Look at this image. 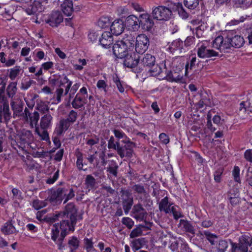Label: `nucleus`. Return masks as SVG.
Masks as SVG:
<instances>
[{
    "mask_svg": "<svg viewBox=\"0 0 252 252\" xmlns=\"http://www.w3.org/2000/svg\"><path fill=\"white\" fill-rule=\"evenodd\" d=\"M245 43L242 36L237 34L236 31L230 30L225 32L223 35L217 36L213 41V47L224 53L227 52L231 47L239 48Z\"/></svg>",
    "mask_w": 252,
    "mask_h": 252,
    "instance_id": "f257e3e1",
    "label": "nucleus"
},
{
    "mask_svg": "<svg viewBox=\"0 0 252 252\" xmlns=\"http://www.w3.org/2000/svg\"><path fill=\"white\" fill-rule=\"evenodd\" d=\"M62 220L60 224H55L52 229L51 239L58 245L59 250H63L64 247L63 241L65 237L70 231H74L76 224H72L68 220Z\"/></svg>",
    "mask_w": 252,
    "mask_h": 252,
    "instance_id": "f03ea898",
    "label": "nucleus"
},
{
    "mask_svg": "<svg viewBox=\"0 0 252 252\" xmlns=\"http://www.w3.org/2000/svg\"><path fill=\"white\" fill-rule=\"evenodd\" d=\"M77 209L73 203H69L65 207L63 212L57 213L52 218L53 221L59 220V218H69L72 224H76L77 217Z\"/></svg>",
    "mask_w": 252,
    "mask_h": 252,
    "instance_id": "7ed1b4c3",
    "label": "nucleus"
},
{
    "mask_svg": "<svg viewBox=\"0 0 252 252\" xmlns=\"http://www.w3.org/2000/svg\"><path fill=\"white\" fill-rule=\"evenodd\" d=\"M131 188L134 192L138 195L139 200L143 201L144 206L148 210L151 209L153 205V200L143 185L135 184Z\"/></svg>",
    "mask_w": 252,
    "mask_h": 252,
    "instance_id": "20e7f679",
    "label": "nucleus"
},
{
    "mask_svg": "<svg viewBox=\"0 0 252 252\" xmlns=\"http://www.w3.org/2000/svg\"><path fill=\"white\" fill-rule=\"evenodd\" d=\"M121 142L125 145L118 144L116 151L120 157L123 158L124 157L131 158L133 153V148L136 147L135 143L130 141V139L126 140H122Z\"/></svg>",
    "mask_w": 252,
    "mask_h": 252,
    "instance_id": "39448f33",
    "label": "nucleus"
},
{
    "mask_svg": "<svg viewBox=\"0 0 252 252\" xmlns=\"http://www.w3.org/2000/svg\"><path fill=\"white\" fill-rule=\"evenodd\" d=\"M252 244V238L249 235H243L239 238L238 244L232 242V252H248V246Z\"/></svg>",
    "mask_w": 252,
    "mask_h": 252,
    "instance_id": "423d86ee",
    "label": "nucleus"
},
{
    "mask_svg": "<svg viewBox=\"0 0 252 252\" xmlns=\"http://www.w3.org/2000/svg\"><path fill=\"white\" fill-rule=\"evenodd\" d=\"M120 192L122 200V205L125 213L126 215H127L133 205V198L128 189L121 188Z\"/></svg>",
    "mask_w": 252,
    "mask_h": 252,
    "instance_id": "0eeeda50",
    "label": "nucleus"
},
{
    "mask_svg": "<svg viewBox=\"0 0 252 252\" xmlns=\"http://www.w3.org/2000/svg\"><path fill=\"white\" fill-rule=\"evenodd\" d=\"M172 11L168 7L164 6H158L152 11V16L154 19L160 21H167L172 16Z\"/></svg>",
    "mask_w": 252,
    "mask_h": 252,
    "instance_id": "6e6552de",
    "label": "nucleus"
},
{
    "mask_svg": "<svg viewBox=\"0 0 252 252\" xmlns=\"http://www.w3.org/2000/svg\"><path fill=\"white\" fill-rule=\"evenodd\" d=\"M150 45L149 37L145 34H139L135 38V51L138 54H143Z\"/></svg>",
    "mask_w": 252,
    "mask_h": 252,
    "instance_id": "1a4fd4ad",
    "label": "nucleus"
},
{
    "mask_svg": "<svg viewBox=\"0 0 252 252\" xmlns=\"http://www.w3.org/2000/svg\"><path fill=\"white\" fill-rule=\"evenodd\" d=\"M147 209L141 203L133 206L131 211V216L137 220H143L147 217ZM147 210H148L147 209Z\"/></svg>",
    "mask_w": 252,
    "mask_h": 252,
    "instance_id": "9d476101",
    "label": "nucleus"
},
{
    "mask_svg": "<svg viewBox=\"0 0 252 252\" xmlns=\"http://www.w3.org/2000/svg\"><path fill=\"white\" fill-rule=\"evenodd\" d=\"M113 54L117 58L123 59L130 53L128 49L120 41L118 40L114 43L112 47Z\"/></svg>",
    "mask_w": 252,
    "mask_h": 252,
    "instance_id": "9b49d317",
    "label": "nucleus"
},
{
    "mask_svg": "<svg viewBox=\"0 0 252 252\" xmlns=\"http://www.w3.org/2000/svg\"><path fill=\"white\" fill-rule=\"evenodd\" d=\"M123 59L124 60V66L128 68H134L136 67L140 59V57L134 52H130Z\"/></svg>",
    "mask_w": 252,
    "mask_h": 252,
    "instance_id": "f8f14e48",
    "label": "nucleus"
},
{
    "mask_svg": "<svg viewBox=\"0 0 252 252\" xmlns=\"http://www.w3.org/2000/svg\"><path fill=\"white\" fill-rule=\"evenodd\" d=\"M154 23L151 18V16L148 13L141 14L139 16V28L146 31H149L154 26Z\"/></svg>",
    "mask_w": 252,
    "mask_h": 252,
    "instance_id": "ddd939ff",
    "label": "nucleus"
},
{
    "mask_svg": "<svg viewBox=\"0 0 252 252\" xmlns=\"http://www.w3.org/2000/svg\"><path fill=\"white\" fill-rule=\"evenodd\" d=\"M47 200L53 205L61 204L63 200L62 188H59L57 189H51Z\"/></svg>",
    "mask_w": 252,
    "mask_h": 252,
    "instance_id": "4468645a",
    "label": "nucleus"
},
{
    "mask_svg": "<svg viewBox=\"0 0 252 252\" xmlns=\"http://www.w3.org/2000/svg\"><path fill=\"white\" fill-rule=\"evenodd\" d=\"M2 116L5 122H8L11 118L7 99L0 100V123H1Z\"/></svg>",
    "mask_w": 252,
    "mask_h": 252,
    "instance_id": "2eb2a0df",
    "label": "nucleus"
},
{
    "mask_svg": "<svg viewBox=\"0 0 252 252\" xmlns=\"http://www.w3.org/2000/svg\"><path fill=\"white\" fill-rule=\"evenodd\" d=\"M197 55L201 58H208L219 56L218 52L207 47L205 44H202L197 49Z\"/></svg>",
    "mask_w": 252,
    "mask_h": 252,
    "instance_id": "dca6fc26",
    "label": "nucleus"
},
{
    "mask_svg": "<svg viewBox=\"0 0 252 252\" xmlns=\"http://www.w3.org/2000/svg\"><path fill=\"white\" fill-rule=\"evenodd\" d=\"M63 21V17L59 11H53L46 20V22L52 27H57Z\"/></svg>",
    "mask_w": 252,
    "mask_h": 252,
    "instance_id": "f3484780",
    "label": "nucleus"
},
{
    "mask_svg": "<svg viewBox=\"0 0 252 252\" xmlns=\"http://www.w3.org/2000/svg\"><path fill=\"white\" fill-rule=\"evenodd\" d=\"M166 72V75L163 77L168 81L173 82H178L182 80L183 75L181 74L180 72L175 71L174 70H167L165 67V64H164L163 69Z\"/></svg>",
    "mask_w": 252,
    "mask_h": 252,
    "instance_id": "a211bd4d",
    "label": "nucleus"
},
{
    "mask_svg": "<svg viewBox=\"0 0 252 252\" xmlns=\"http://www.w3.org/2000/svg\"><path fill=\"white\" fill-rule=\"evenodd\" d=\"M125 25L122 20H115L110 27L111 33L116 36L120 35L124 31Z\"/></svg>",
    "mask_w": 252,
    "mask_h": 252,
    "instance_id": "6ab92c4d",
    "label": "nucleus"
},
{
    "mask_svg": "<svg viewBox=\"0 0 252 252\" xmlns=\"http://www.w3.org/2000/svg\"><path fill=\"white\" fill-rule=\"evenodd\" d=\"M71 124L65 119H61L57 124L55 132L57 135L61 136L67 130Z\"/></svg>",
    "mask_w": 252,
    "mask_h": 252,
    "instance_id": "aec40b11",
    "label": "nucleus"
},
{
    "mask_svg": "<svg viewBox=\"0 0 252 252\" xmlns=\"http://www.w3.org/2000/svg\"><path fill=\"white\" fill-rule=\"evenodd\" d=\"M15 222L12 220H9L2 225L0 228L1 232L4 235L17 233V230L14 226Z\"/></svg>",
    "mask_w": 252,
    "mask_h": 252,
    "instance_id": "412c9836",
    "label": "nucleus"
},
{
    "mask_svg": "<svg viewBox=\"0 0 252 252\" xmlns=\"http://www.w3.org/2000/svg\"><path fill=\"white\" fill-rule=\"evenodd\" d=\"M99 41L100 45L103 47L108 48L113 43V36L111 32H104L102 33L101 37L99 38Z\"/></svg>",
    "mask_w": 252,
    "mask_h": 252,
    "instance_id": "4be33fe9",
    "label": "nucleus"
},
{
    "mask_svg": "<svg viewBox=\"0 0 252 252\" xmlns=\"http://www.w3.org/2000/svg\"><path fill=\"white\" fill-rule=\"evenodd\" d=\"M120 41L128 49L129 51H133L134 45L135 46V38L134 36L131 34H126Z\"/></svg>",
    "mask_w": 252,
    "mask_h": 252,
    "instance_id": "5701e85b",
    "label": "nucleus"
},
{
    "mask_svg": "<svg viewBox=\"0 0 252 252\" xmlns=\"http://www.w3.org/2000/svg\"><path fill=\"white\" fill-rule=\"evenodd\" d=\"M125 25L134 31L137 30L139 28V18L134 15H130L126 18Z\"/></svg>",
    "mask_w": 252,
    "mask_h": 252,
    "instance_id": "b1692460",
    "label": "nucleus"
},
{
    "mask_svg": "<svg viewBox=\"0 0 252 252\" xmlns=\"http://www.w3.org/2000/svg\"><path fill=\"white\" fill-rule=\"evenodd\" d=\"M63 197L64 199L63 204H65L69 200L73 198L75 196L73 189L70 186L62 187Z\"/></svg>",
    "mask_w": 252,
    "mask_h": 252,
    "instance_id": "393cba45",
    "label": "nucleus"
},
{
    "mask_svg": "<svg viewBox=\"0 0 252 252\" xmlns=\"http://www.w3.org/2000/svg\"><path fill=\"white\" fill-rule=\"evenodd\" d=\"M87 98L82 96L79 93L77 94L71 102L72 107L75 109H79L84 106L87 103Z\"/></svg>",
    "mask_w": 252,
    "mask_h": 252,
    "instance_id": "a878e982",
    "label": "nucleus"
},
{
    "mask_svg": "<svg viewBox=\"0 0 252 252\" xmlns=\"http://www.w3.org/2000/svg\"><path fill=\"white\" fill-rule=\"evenodd\" d=\"M173 204V203L169 201V198L167 196H165L159 203L158 209L160 212H163L165 214H169L170 212V208H171Z\"/></svg>",
    "mask_w": 252,
    "mask_h": 252,
    "instance_id": "bb28decb",
    "label": "nucleus"
},
{
    "mask_svg": "<svg viewBox=\"0 0 252 252\" xmlns=\"http://www.w3.org/2000/svg\"><path fill=\"white\" fill-rule=\"evenodd\" d=\"M140 63L144 67L149 68L155 64L156 58L154 56L150 54H146L141 59Z\"/></svg>",
    "mask_w": 252,
    "mask_h": 252,
    "instance_id": "cd10ccee",
    "label": "nucleus"
},
{
    "mask_svg": "<svg viewBox=\"0 0 252 252\" xmlns=\"http://www.w3.org/2000/svg\"><path fill=\"white\" fill-rule=\"evenodd\" d=\"M61 6L64 15L67 16H70L71 15L73 11L72 0H64Z\"/></svg>",
    "mask_w": 252,
    "mask_h": 252,
    "instance_id": "c85d7f7f",
    "label": "nucleus"
},
{
    "mask_svg": "<svg viewBox=\"0 0 252 252\" xmlns=\"http://www.w3.org/2000/svg\"><path fill=\"white\" fill-rule=\"evenodd\" d=\"M228 246V244L226 240L220 239L215 245V246H213L212 248L215 252H225Z\"/></svg>",
    "mask_w": 252,
    "mask_h": 252,
    "instance_id": "c756f323",
    "label": "nucleus"
},
{
    "mask_svg": "<svg viewBox=\"0 0 252 252\" xmlns=\"http://www.w3.org/2000/svg\"><path fill=\"white\" fill-rule=\"evenodd\" d=\"M146 244V241L145 240V238H139L134 239L131 241L130 246L131 247L132 250L134 252H136V251L143 247Z\"/></svg>",
    "mask_w": 252,
    "mask_h": 252,
    "instance_id": "7c9ffc66",
    "label": "nucleus"
},
{
    "mask_svg": "<svg viewBox=\"0 0 252 252\" xmlns=\"http://www.w3.org/2000/svg\"><path fill=\"white\" fill-rule=\"evenodd\" d=\"M179 224L183 231L192 234H195V229L194 227L189 221L186 220L181 219L180 220Z\"/></svg>",
    "mask_w": 252,
    "mask_h": 252,
    "instance_id": "2f4dec72",
    "label": "nucleus"
},
{
    "mask_svg": "<svg viewBox=\"0 0 252 252\" xmlns=\"http://www.w3.org/2000/svg\"><path fill=\"white\" fill-rule=\"evenodd\" d=\"M17 82H11L9 83L6 89V94L7 96L13 100V97L17 91Z\"/></svg>",
    "mask_w": 252,
    "mask_h": 252,
    "instance_id": "473e14b6",
    "label": "nucleus"
},
{
    "mask_svg": "<svg viewBox=\"0 0 252 252\" xmlns=\"http://www.w3.org/2000/svg\"><path fill=\"white\" fill-rule=\"evenodd\" d=\"M200 99L197 103L199 108H202L204 106H208L210 104V97L208 94L204 92L200 93Z\"/></svg>",
    "mask_w": 252,
    "mask_h": 252,
    "instance_id": "72a5a7b5",
    "label": "nucleus"
},
{
    "mask_svg": "<svg viewBox=\"0 0 252 252\" xmlns=\"http://www.w3.org/2000/svg\"><path fill=\"white\" fill-rule=\"evenodd\" d=\"M67 244L70 252H76V250L79 247L80 241L76 236H72L69 239Z\"/></svg>",
    "mask_w": 252,
    "mask_h": 252,
    "instance_id": "f704fd0d",
    "label": "nucleus"
},
{
    "mask_svg": "<svg viewBox=\"0 0 252 252\" xmlns=\"http://www.w3.org/2000/svg\"><path fill=\"white\" fill-rule=\"evenodd\" d=\"M52 119V117L49 114H45L43 116L40 121L41 128L46 129L49 127L51 126Z\"/></svg>",
    "mask_w": 252,
    "mask_h": 252,
    "instance_id": "c9c22d12",
    "label": "nucleus"
},
{
    "mask_svg": "<svg viewBox=\"0 0 252 252\" xmlns=\"http://www.w3.org/2000/svg\"><path fill=\"white\" fill-rule=\"evenodd\" d=\"M183 42L180 39L174 40L168 47L169 50L172 53L177 50H181L183 47Z\"/></svg>",
    "mask_w": 252,
    "mask_h": 252,
    "instance_id": "e433bc0d",
    "label": "nucleus"
},
{
    "mask_svg": "<svg viewBox=\"0 0 252 252\" xmlns=\"http://www.w3.org/2000/svg\"><path fill=\"white\" fill-rule=\"evenodd\" d=\"M96 184L95 179L92 175H87L85 180V185L89 190L94 189Z\"/></svg>",
    "mask_w": 252,
    "mask_h": 252,
    "instance_id": "4c0bfd02",
    "label": "nucleus"
},
{
    "mask_svg": "<svg viewBox=\"0 0 252 252\" xmlns=\"http://www.w3.org/2000/svg\"><path fill=\"white\" fill-rule=\"evenodd\" d=\"M204 234L206 239L209 242L211 245L213 247L215 246L216 243L218 242L219 236L215 234L211 233L209 231H204Z\"/></svg>",
    "mask_w": 252,
    "mask_h": 252,
    "instance_id": "58836bf2",
    "label": "nucleus"
},
{
    "mask_svg": "<svg viewBox=\"0 0 252 252\" xmlns=\"http://www.w3.org/2000/svg\"><path fill=\"white\" fill-rule=\"evenodd\" d=\"M75 155L77 158L76 160V166L77 168L79 170H84L85 171L87 169H83V154L80 151L79 149H77L75 150Z\"/></svg>",
    "mask_w": 252,
    "mask_h": 252,
    "instance_id": "ea45409f",
    "label": "nucleus"
},
{
    "mask_svg": "<svg viewBox=\"0 0 252 252\" xmlns=\"http://www.w3.org/2000/svg\"><path fill=\"white\" fill-rule=\"evenodd\" d=\"M10 105L12 110L14 112V114H15L16 115H19L22 112L24 105L23 102L16 103L14 100H11Z\"/></svg>",
    "mask_w": 252,
    "mask_h": 252,
    "instance_id": "a19ab883",
    "label": "nucleus"
},
{
    "mask_svg": "<svg viewBox=\"0 0 252 252\" xmlns=\"http://www.w3.org/2000/svg\"><path fill=\"white\" fill-rule=\"evenodd\" d=\"M84 248L87 252H98L94 247V243L92 239L85 238L84 239Z\"/></svg>",
    "mask_w": 252,
    "mask_h": 252,
    "instance_id": "79ce46f5",
    "label": "nucleus"
},
{
    "mask_svg": "<svg viewBox=\"0 0 252 252\" xmlns=\"http://www.w3.org/2000/svg\"><path fill=\"white\" fill-rule=\"evenodd\" d=\"M148 71L150 72L151 75L153 76H157L160 75L163 71L161 67L158 64H156L151 67H149Z\"/></svg>",
    "mask_w": 252,
    "mask_h": 252,
    "instance_id": "37998d69",
    "label": "nucleus"
},
{
    "mask_svg": "<svg viewBox=\"0 0 252 252\" xmlns=\"http://www.w3.org/2000/svg\"><path fill=\"white\" fill-rule=\"evenodd\" d=\"M119 168L118 165L117 163L112 160L111 165L107 168V171L109 173L112 174L115 177L118 176V169Z\"/></svg>",
    "mask_w": 252,
    "mask_h": 252,
    "instance_id": "c03bdc74",
    "label": "nucleus"
},
{
    "mask_svg": "<svg viewBox=\"0 0 252 252\" xmlns=\"http://www.w3.org/2000/svg\"><path fill=\"white\" fill-rule=\"evenodd\" d=\"M110 23V20L108 17H101L97 22L98 26L101 29L108 27Z\"/></svg>",
    "mask_w": 252,
    "mask_h": 252,
    "instance_id": "a18cd8bd",
    "label": "nucleus"
},
{
    "mask_svg": "<svg viewBox=\"0 0 252 252\" xmlns=\"http://www.w3.org/2000/svg\"><path fill=\"white\" fill-rule=\"evenodd\" d=\"M185 6L189 9H194L199 5V0H184Z\"/></svg>",
    "mask_w": 252,
    "mask_h": 252,
    "instance_id": "49530a36",
    "label": "nucleus"
},
{
    "mask_svg": "<svg viewBox=\"0 0 252 252\" xmlns=\"http://www.w3.org/2000/svg\"><path fill=\"white\" fill-rule=\"evenodd\" d=\"M35 109L42 113L48 112L49 110L48 106L43 101L37 103Z\"/></svg>",
    "mask_w": 252,
    "mask_h": 252,
    "instance_id": "de8ad7c7",
    "label": "nucleus"
},
{
    "mask_svg": "<svg viewBox=\"0 0 252 252\" xmlns=\"http://www.w3.org/2000/svg\"><path fill=\"white\" fill-rule=\"evenodd\" d=\"M113 132L115 137L117 138L118 140L119 141H120V139H123L122 140H126L127 139H129V138L128 137L125 133V132H124L122 130L115 128L113 129Z\"/></svg>",
    "mask_w": 252,
    "mask_h": 252,
    "instance_id": "09e8293b",
    "label": "nucleus"
},
{
    "mask_svg": "<svg viewBox=\"0 0 252 252\" xmlns=\"http://www.w3.org/2000/svg\"><path fill=\"white\" fill-rule=\"evenodd\" d=\"M21 69L20 66H15L13 68L10 69L9 77L11 80H14L19 74Z\"/></svg>",
    "mask_w": 252,
    "mask_h": 252,
    "instance_id": "8fccbe9b",
    "label": "nucleus"
},
{
    "mask_svg": "<svg viewBox=\"0 0 252 252\" xmlns=\"http://www.w3.org/2000/svg\"><path fill=\"white\" fill-rule=\"evenodd\" d=\"M176 9L178 11V14L183 19H187L189 17V14L185 11L181 3H177Z\"/></svg>",
    "mask_w": 252,
    "mask_h": 252,
    "instance_id": "3c124183",
    "label": "nucleus"
},
{
    "mask_svg": "<svg viewBox=\"0 0 252 252\" xmlns=\"http://www.w3.org/2000/svg\"><path fill=\"white\" fill-rule=\"evenodd\" d=\"M78 117V115L75 111L72 110H71L68 115L67 117L65 118L71 125L74 124L76 120L77 119V118Z\"/></svg>",
    "mask_w": 252,
    "mask_h": 252,
    "instance_id": "603ef678",
    "label": "nucleus"
},
{
    "mask_svg": "<svg viewBox=\"0 0 252 252\" xmlns=\"http://www.w3.org/2000/svg\"><path fill=\"white\" fill-rule=\"evenodd\" d=\"M144 226L143 225H139L136 228L133 229L130 234V238H135L138 236H140L142 233V228H144Z\"/></svg>",
    "mask_w": 252,
    "mask_h": 252,
    "instance_id": "864d4df0",
    "label": "nucleus"
},
{
    "mask_svg": "<svg viewBox=\"0 0 252 252\" xmlns=\"http://www.w3.org/2000/svg\"><path fill=\"white\" fill-rule=\"evenodd\" d=\"M46 206V203L45 201H41L38 199H34L32 201V206L35 210H38Z\"/></svg>",
    "mask_w": 252,
    "mask_h": 252,
    "instance_id": "5fc2aeb1",
    "label": "nucleus"
},
{
    "mask_svg": "<svg viewBox=\"0 0 252 252\" xmlns=\"http://www.w3.org/2000/svg\"><path fill=\"white\" fill-rule=\"evenodd\" d=\"M30 119V125L32 127H33V125L36 126L39 119V114L37 111H34L31 116Z\"/></svg>",
    "mask_w": 252,
    "mask_h": 252,
    "instance_id": "6e6d98bb",
    "label": "nucleus"
},
{
    "mask_svg": "<svg viewBox=\"0 0 252 252\" xmlns=\"http://www.w3.org/2000/svg\"><path fill=\"white\" fill-rule=\"evenodd\" d=\"M120 142L119 140L115 141L114 137L113 136H111L108 140V148L109 149L116 150V148H117Z\"/></svg>",
    "mask_w": 252,
    "mask_h": 252,
    "instance_id": "4d7b16f0",
    "label": "nucleus"
},
{
    "mask_svg": "<svg viewBox=\"0 0 252 252\" xmlns=\"http://www.w3.org/2000/svg\"><path fill=\"white\" fill-rule=\"evenodd\" d=\"M197 58L195 56H192L186 64L185 69L187 72L189 69L192 70L196 62Z\"/></svg>",
    "mask_w": 252,
    "mask_h": 252,
    "instance_id": "13d9d810",
    "label": "nucleus"
},
{
    "mask_svg": "<svg viewBox=\"0 0 252 252\" xmlns=\"http://www.w3.org/2000/svg\"><path fill=\"white\" fill-rule=\"evenodd\" d=\"M96 86L98 90L103 91L105 94L107 93L108 85L104 80H98L97 82Z\"/></svg>",
    "mask_w": 252,
    "mask_h": 252,
    "instance_id": "bf43d9fd",
    "label": "nucleus"
},
{
    "mask_svg": "<svg viewBox=\"0 0 252 252\" xmlns=\"http://www.w3.org/2000/svg\"><path fill=\"white\" fill-rule=\"evenodd\" d=\"M232 175L235 181L240 183L241 179L240 178V168L237 166H235L232 171Z\"/></svg>",
    "mask_w": 252,
    "mask_h": 252,
    "instance_id": "052dcab7",
    "label": "nucleus"
},
{
    "mask_svg": "<svg viewBox=\"0 0 252 252\" xmlns=\"http://www.w3.org/2000/svg\"><path fill=\"white\" fill-rule=\"evenodd\" d=\"M122 222L128 228L130 229L134 225V221L128 217H124L123 218Z\"/></svg>",
    "mask_w": 252,
    "mask_h": 252,
    "instance_id": "680f3d73",
    "label": "nucleus"
},
{
    "mask_svg": "<svg viewBox=\"0 0 252 252\" xmlns=\"http://www.w3.org/2000/svg\"><path fill=\"white\" fill-rule=\"evenodd\" d=\"M12 193L14 198L19 200H21L23 199L22 195V193L19 189L16 188H13L12 189Z\"/></svg>",
    "mask_w": 252,
    "mask_h": 252,
    "instance_id": "e2e57ef3",
    "label": "nucleus"
},
{
    "mask_svg": "<svg viewBox=\"0 0 252 252\" xmlns=\"http://www.w3.org/2000/svg\"><path fill=\"white\" fill-rule=\"evenodd\" d=\"M178 252H194L186 242L181 243L180 251Z\"/></svg>",
    "mask_w": 252,
    "mask_h": 252,
    "instance_id": "0e129e2a",
    "label": "nucleus"
},
{
    "mask_svg": "<svg viewBox=\"0 0 252 252\" xmlns=\"http://www.w3.org/2000/svg\"><path fill=\"white\" fill-rule=\"evenodd\" d=\"M170 213H172L175 220H177L183 217L181 213L177 211L176 207L175 206H172L171 208H170Z\"/></svg>",
    "mask_w": 252,
    "mask_h": 252,
    "instance_id": "69168bd1",
    "label": "nucleus"
},
{
    "mask_svg": "<svg viewBox=\"0 0 252 252\" xmlns=\"http://www.w3.org/2000/svg\"><path fill=\"white\" fill-rule=\"evenodd\" d=\"M244 156L247 161L252 163V149L247 150L245 152Z\"/></svg>",
    "mask_w": 252,
    "mask_h": 252,
    "instance_id": "338daca9",
    "label": "nucleus"
},
{
    "mask_svg": "<svg viewBox=\"0 0 252 252\" xmlns=\"http://www.w3.org/2000/svg\"><path fill=\"white\" fill-rule=\"evenodd\" d=\"M246 182L249 186L252 187V171H251L249 169L248 170L246 176Z\"/></svg>",
    "mask_w": 252,
    "mask_h": 252,
    "instance_id": "774afa93",
    "label": "nucleus"
}]
</instances>
